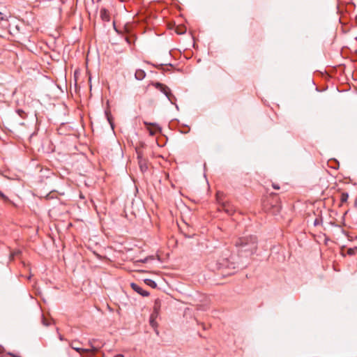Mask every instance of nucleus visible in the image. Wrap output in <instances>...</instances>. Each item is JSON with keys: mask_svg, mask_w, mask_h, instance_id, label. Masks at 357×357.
I'll list each match as a JSON object with an SVG mask.
<instances>
[{"mask_svg": "<svg viewBox=\"0 0 357 357\" xmlns=\"http://www.w3.org/2000/svg\"><path fill=\"white\" fill-rule=\"evenodd\" d=\"M234 245L238 251L246 255L253 254L257 248V240L254 236H246L238 238Z\"/></svg>", "mask_w": 357, "mask_h": 357, "instance_id": "nucleus-1", "label": "nucleus"}, {"mask_svg": "<svg viewBox=\"0 0 357 357\" xmlns=\"http://www.w3.org/2000/svg\"><path fill=\"white\" fill-rule=\"evenodd\" d=\"M81 343L77 340L72 341L70 344V347L77 351L79 354H82L83 353H89L90 351L95 352L96 349L93 346H91V349H83L79 347Z\"/></svg>", "mask_w": 357, "mask_h": 357, "instance_id": "nucleus-2", "label": "nucleus"}, {"mask_svg": "<svg viewBox=\"0 0 357 357\" xmlns=\"http://www.w3.org/2000/svg\"><path fill=\"white\" fill-rule=\"evenodd\" d=\"M155 86L156 87V89H158L161 92H162L166 96V97L168 98V100L171 102H172L173 95L171 93V91H170V89L169 87H167V86H165L161 83H159V82L155 83Z\"/></svg>", "mask_w": 357, "mask_h": 357, "instance_id": "nucleus-3", "label": "nucleus"}, {"mask_svg": "<svg viewBox=\"0 0 357 357\" xmlns=\"http://www.w3.org/2000/svg\"><path fill=\"white\" fill-rule=\"evenodd\" d=\"M144 123L146 126L149 135L151 136L155 135L158 132L160 131V128L156 123H148L146 121H144Z\"/></svg>", "mask_w": 357, "mask_h": 357, "instance_id": "nucleus-4", "label": "nucleus"}, {"mask_svg": "<svg viewBox=\"0 0 357 357\" xmlns=\"http://www.w3.org/2000/svg\"><path fill=\"white\" fill-rule=\"evenodd\" d=\"M219 211H223L227 214L231 215L235 211L234 206L229 202H222L218 208Z\"/></svg>", "mask_w": 357, "mask_h": 357, "instance_id": "nucleus-5", "label": "nucleus"}, {"mask_svg": "<svg viewBox=\"0 0 357 357\" xmlns=\"http://www.w3.org/2000/svg\"><path fill=\"white\" fill-rule=\"evenodd\" d=\"M131 287L133 290H135L136 292H137L138 294L143 296H147L149 294L147 291L144 290L141 287H139L137 284L132 283Z\"/></svg>", "mask_w": 357, "mask_h": 357, "instance_id": "nucleus-6", "label": "nucleus"}, {"mask_svg": "<svg viewBox=\"0 0 357 357\" xmlns=\"http://www.w3.org/2000/svg\"><path fill=\"white\" fill-rule=\"evenodd\" d=\"M138 163L139 168L142 172H144L148 169V165L146 160L142 158L140 155H138Z\"/></svg>", "mask_w": 357, "mask_h": 357, "instance_id": "nucleus-7", "label": "nucleus"}, {"mask_svg": "<svg viewBox=\"0 0 357 357\" xmlns=\"http://www.w3.org/2000/svg\"><path fill=\"white\" fill-rule=\"evenodd\" d=\"M100 15L101 19L105 22H109L110 20L109 13L105 8H102L100 10Z\"/></svg>", "mask_w": 357, "mask_h": 357, "instance_id": "nucleus-8", "label": "nucleus"}, {"mask_svg": "<svg viewBox=\"0 0 357 357\" xmlns=\"http://www.w3.org/2000/svg\"><path fill=\"white\" fill-rule=\"evenodd\" d=\"M161 307V301L159 298H157L154 301V305H153V313H155V317H158L159 312L160 310Z\"/></svg>", "mask_w": 357, "mask_h": 357, "instance_id": "nucleus-9", "label": "nucleus"}, {"mask_svg": "<svg viewBox=\"0 0 357 357\" xmlns=\"http://www.w3.org/2000/svg\"><path fill=\"white\" fill-rule=\"evenodd\" d=\"M222 261H218V263H217V269L218 270H221V269H223V268H229V261L227 259H223L222 260Z\"/></svg>", "mask_w": 357, "mask_h": 357, "instance_id": "nucleus-10", "label": "nucleus"}, {"mask_svg": "<svg viewBox=\"0 0 357 357\" xmlns=\"http://www.w3.org/2000/svg\"><path fill=\"white\" fill-rule=\"evenodd\" d=\"M135 77L137 80H142L146 77V73L142 69L135 71Z\"/></svg>", "mask_w": 357, "mask_h": 357, "instance_id": "nucleus-11", "label": "nucleus"}, {"mask_svg": "<svg viewBox=\"0 0 357 357\" xmlns=\"http://www.w3.org/2000/svg\"><path fill=\"white\" fill-rule=\"evenodd\" d=\"M156 317L155 313H152L150 317V325L153 328L157 327V323L155 321Z\"/></svg>", "mask_w": 357, "mask_h": 357, "instance_id": "nucleus-12", "label": "nucleus"}, {"mask_svg": "<svg viewBox=\"0 0 357 357\" xmlns=\"http://www.w3.org/2000/svg\"><path fill=\"white\" fill-rule=\"evenodd\" d=\"M223 197H224V193L223 192H220V191L217 192V193H216V199H217V201L219 203L220 206L221 205V204L222 202H223Z\"/></svg>", "mask_w": 357, "mask_h": 357, "instance_id": "nucleus-13", "label": "nucleus"}, {"mask_svg": "<svg viewBox=\"0 0 357 357\" xmlns=\"http://www.w3.org/2000/svg\"><path fill=\"white\" fill-rule=\"evenodd\" d=\"M349 198V195L347 192H342L341 194L340 200L342 202H346Z\"/></svg>", "mask_w": 357, "mask_h": 357, "instance_id": "nucleus-14", "label": "nucleus"}, {"mask_svg": "<svg viewBox=\"0 0 357 357\" xmlns=\"http://www.w3.org/2000/svg\"><path fill=\"white\" fill-rule=\"evenodd\" d=\"M186 29L185 27H177L176 28V33L178 34H183L185 32Z\"/></svg>", "mask_w": 357, "mask_h": 357, "instance_id": "nucleus-15", "label": "nucleus"}, {"mask_svg": "<svg viewBox=\"0 0 357 357\" xmlns=\"http://www.w3.org/2000/svg\"><path fill=\"white\" fill-rule=\"evenodd\" d=\"M42 323L45 326H48L50 325V322L47 321L43 315L42 316Z\"/></svg>", "mask_w": 357, "mask_h": 357, "instance_id": "nucleus-16", "label": "nucleus"}, {"mask_svg": "<svg viewBox=\"0 0 357 357\" xmlns=\"http://www.w3.org/2000/svg\"><path fill=\"white\" fill-rule=\"evenodd\" d=\"M17 113L23 119L26 117V114L22 109H17Z\"/></svg>", "mask_w": 357, "mask_h": 357, "instance_id": "nucleus-17", "label": "nucleus"}, {"mask_svg": "<svg viewBox=\"0 0 357 357\" xmlns=\"http://www.w3.org/2000/svg\"><path fill=\"white\" fill-rule=\"evenodd\" d=\"M149 259H153V257H146L143 259H141L140 261H142V263H146L147 262Z\"/></svg>", "mask_w": 357, "mask_h": 357, "instance_id": "nucleus-18", "label": "nucleus"}, {"mask_svg": "<svg viewBox=\"0 0 357 357\" xmlns=\"http://www.w3.org/2000/svg\"><path fill=\"white\" fill-rule=\"evenodd\" d=\"M6 20V16L0 12V20Z\"/></svg>", "mask_w": 357, "mask_h": 357, "instance_id": "nucleus-19", "label": "nucleus"}, {"mask_svg": "<svg viewBox=\"0 0 357 357\" xmlns=\"http://www.w3.org/2000/svg\"><path fill=\"white\" fill-rule=\"evenodd\" d=\"M273 207L275 209L276 211H279V210L280 208V206L279 204L274 205V206H273Z\"/></svg>", "mask_w": 357, "mask_h": 357, "instance_id": "nucleus-20", "label": "nucleus"}, {"mask_svg": "<svg viewBox=\"0 0 357 357\" xmlns=\"http://www.w3.org/2000/svg\"><path fill=\"white\" fill-rule=\"evenodd\" d=\"M150 282L149 283V285L152 286V287H155L156 286V284L154 281H152V280H150Z\"/></svg>", "mask_w": 357, "mask_h": 357, "instance_id": "nucleus-21", "label": "nucleus"}, {"mask_svg": "<svg viewBox=\"0 0 357 357\" xmlns=\"http://www.w3.org/2000/svg\"><path fill=\"white\" fill-rule=\"evenodd\" d=\"M273 188L274 189H275V190H278V189H280L279 185H276V184H274V183L273 184Z\"/></svg>", "mask_w": 357, "mask_h": 357, "instance_id": "nucleus-22", "label": "nucleus"}, {"mask_svg": "<svg viewBox=\"0 0 357 357\" xmlns=\"http://www.w3.org/2000/svg\"><path fill=\"white\" fill-rule=\"evenodd\" d=\"M318 224H319V220L317 218V219L314 220V225H317Z\"/></svg>", "mask_w": 357, "mask_h": 357, "instance_id": "nucleus-23", "label": "nucleus"}, {"mask_svg": "<svg viewBox=\"0 0 357 357\" xmlns=\"http://www.w3.org/2000/svg\"><path fill=\"white\" fill-rule=\"evenodd\" d=\"M0 196H1V197H3V198H5L4 195H3V193H1V192H0Z\"/></svg>", "mask_w": 357, "mask_h": 357, "instance_id": "nucleus-24", "label": "nucleus"}, {"mask_svg": "<svg viewBox=\"0 0 357 357\" xmlns=\"http://www.w3.org/2000/svg\"><path fill=\"white\" fill-rule=\"evenodd\" d=\"M114 357H123V355H121V354H119V355H116V356H114Z\"/></svg>", "mask_w": 357, "mask_h": 357, "instance_id": "nucleus-25", "label": "nucleus"}, {"mask_svg": "<svg viewBox=\"0 0 357 357\" xmlns=\"http://www.w3.org/2000/svg\"><path fill=\"white\" fill-rule=\"evenodd\" d=\"M273 197V198L276 197V196H275V195H269V197Z\"/></svg>", "mask_w": 357, "mask_h": 357, "instance_id": "nucleus-26", "label": "nucleus"}, {"mask_svg": "<svg viewBox=\"0 0 357 357\" xmlns=\"http://www.w3.org/2000/svg\"><path fill=\"white\" fill-rule=\"evenodd\" d=\"M13 357H20V356H17V355H13Z\"/></svg>", "mask_w": 357, "mask_h": 357, "instance_id": "nucleus-27", "label": "nucleus"}, {"mask_svg": "<svg viewBox=\"0 0 357 357\" xmlns=\"http://www.w3.org/2000/svg\"><path fill=\"white\" fill-rule=\"evenodd\" d=\"M59 338H60L61 340H63V337L61 336H60Z\"/></svg>", "mask_w": 357, "mask_h": 357, "instance_id": "nucleus-28", "label": "nucleus"}]
</instances>
